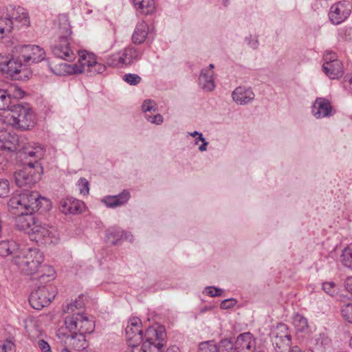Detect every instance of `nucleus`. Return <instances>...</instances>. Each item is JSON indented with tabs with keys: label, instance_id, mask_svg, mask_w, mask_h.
Returning a JSON list of instances; mask_svg holds the SVG:
<instances>
[{
	"label": "nucleus",
	"instance_id": "obj_1",
	"mask_svg": "<svg viewBox=\"0 0 352 352\" xmlns=\"http://www.w3.org/2000/svg\"><path fill=\"white\" fill-rule=\"evenodd\" d=\"M125 332L129 346L125 352H164L166 333L163 327H150L144 333L140 319L133 318Z\"/></svg>",
	"mask_w": 352,
	"mask_h": 352
},
{
	"label": "nucleus",
	"instance_id": "obj_2",
	"mask_svg": "<svg viewBox=\"0 0 352 352\" xmlns=\"http://www.w3.org/2000/svg\"><path fill=\"white\" fill-rule=\"evenodd\" d=\"M43 253L37 248H29L19 252L12 262L26 275L36 274L43 261Z\"/></svg>",
	"mask_w": 352,
	"mask_h": 352
},
{
	"label": "nucleus",
	"instance_id": "obj_3",
	"mask_svg": "<svg viewBox=\"0 0 352 352\" xmlns=\"http://www.w3.org/2000/svg\"><path fill=\"white\" fill-rule=\"evenodd\" d=\"M0 72L15 80H26L32 76V72L23 63L19 54H0Z\"/></svg>",
	"mask_w": 352,
	"mask_h": 352
},
{
	"label": "nucleus",
	"instance_id": "obj_4",
	"mask_svg": "<svg viewBox=\"0 0 352 352\" xmlns=\"http://www.w3.org/2000/svg\"><path fill=\"white\" fill-rule=\"evenodd\" d=\"M41 199L45 200V198L41 196L37 191L24 190L23 192L12 196L8 205L12 209L33 213L40 209Z\"/></svg>",
	"mask_w": 352,
	"mask_h": 352
},
{
	"label": "nucleus",
	"instance_id": "obj_5",
	"mask_svg": "<svg viewBox=\"0 0 352 352\" xmlns=\"http://www.w3.org/2000/svg\"><path fill=\"white\" fill-rule=\"evenodd\" d=\"M1 19L6 26H10V32L14 28H27L30 23L29 14L25 9L12 5L6 7L4 16Z\"/></svg>",
	"mask_w": 352,
	"mask_h": 352
},
{
	"label": "nucleus",
	"instance_id": "obj_6",
	"mask_svg": "<svg viewBox=\"0 0 352 352\" xmlns=\"http://www.w3.org/2000/svg\"><path fill=\"white\" fill-rule=\"evenodd\" d=\"M65 331L91 333L94 331V321L81 312L74 313L65 318Z\"/></svg>",
	"mask_w": 352,
	"mask_h": 352
},
{
	"label": "nucleus",
	"instance_id": "obj_7",
	"mask_svg": "<svg viewBox=\"0 0 352 352\" xmlns=\"http://www.w3.org/2000/svg\"><path fill=\"white\" fill-rule=\"evenodd\" d=\"M40 170V166H34L33 162H28L22 170L14 173L16 184L24 190L32 188L41 179Z\"/></svg>",
	"mask_w": 352,
	"mask_h": 352
},
{
	"label": "nucleus",
	"instance_id": "obj_8",
	"mask_svg": "<svg viewBox=\"0 0 352 352\" xmlns=\"http://www.w3.org/2000/svg\"><path fill=\"white\" fill-rule=\"evenodd\" d=\"M57 294L56 288L52 284L38 286L32 292L29 302L32 308L40 310L50 305Z\"/></svg>",
	"mask_w": 352,
	"mask_h": 352
},
{
	"label": "nucleus",
	"instance_id": "obj_9",
	"mask_svg": "<svg viewBox=\"0 0 352 352\" xmlns=\"http://www.w3.org/2000/svg\"><path fill=\"white\" fill-rule=\"evenodd\" d=\"M11 111L13 124L16 127L21 130H28L34 126L35 116L29 107L16 104L11 109Z\"/></svg>",
	"mask_w": 352,
	"mask_h": 352
},
{
	"label": "nucleus",
	"instance_id": "obj_10",
	"mask_svg": "<svg viewBox=\"0 0 352 352\" xmlns=\"http://www.w3.org/2000/svg\"><path fill=\"white\" fill-rule=\"evenodd\" d=\"M14 52L25 65L41 62L45 56V50L36 45H19L14 47Z\"/></svg>",
	"mask_w": 352,
	"mask_h": 352
},
{
	"label": "nucleus",
	"instance_id": "obj_11",
	"mask_svg": "<svg viewBox=\"0 0 352 352\" xmlns=\"http://www.w3.org/2000/svg\"><path fill=\"white\" fill-rule=\"evenodd\" d=\"M25 92L19 87L11 85L6 89H0V110L11 111L18 100L23 98Z\"/></svg>",
	"mask_w": 352,
	"mask_h": 352
},
{
	"label": "nucleus",
	"instance_id": "obj_12",
	"mask_svg": "<svg viewBox=\"0 0 352 352\" xmlns=\"http://www.w3.org/2000/svg\"><path fill=\"white\" fill-rule=\"evenodd\" d=\"M86 333L82 332L69 333L65 331L63 327L58 329L56 332L58 338H65V344L76 351H83L87 347L88 344L85 339Z\"/></svg>",
	"mask_w": 352,
	"mask_h": 352
},
{
	"label": "nucleus",
	"instance_id": "obj_13",
	"mask_svg": "<svg viewBox=\"0 0 352 352\" xmlns=\"http://www.w3.org/2000/svg\"><path fill=\"white\" fill-rule=\"evenodd\" d=\"M351 5L348 1H341L331 6L329 12V20L338 25L345 21L351 14Z\"/></svg>",
	"mask_w": 352,
	"mask_h": 352
},
{
	"label": "nucleus",
	"instance_id": "obj_14",
	"mask_svg": "<svg viewBox=\"0 0 352 352\" xmlns=\"http://www.w3.org/2000/svg\"><path fill=\"white\" fill-rule=\"evenodd\" d=\"M95 59L96 56L94 54L83 53L79 57L78 64L74 65L72 68L66 63H61L59 65V67L67 73H87L91 64L95 63Z\"/></svg>",
	"mask_w": 352,
	"mask_h": 352
},
{
	"label": "nucleus",
	"instance_id": "obj_15",
	"mask_svg": "<svg viewBox=\"0 0 352 352\" xmlns=\"http://www.w3.org/2000/svg\"><path fill=\"white\" fill-rule=\"evenodd\" d=\"M277 332L272 340L273 346L276 352H286L290 348L291 337L287 326L279 324L276 327Z\"/></svg>",
	"mask_w": 352,
	"mask_h": 352
},
{
	"label": "nucleus",
	"instance_id": "obj_16",
	"mask_svg": "<svg viewBox=\"0 0 352 352\" xmlns=\"http://www.w3.org/2000/svg\"><path fill=\"white\" fill-rule=\"evenodd\" d=\"M256 338L250 332L239 334L230 352H256Z\"/></svg>",
	"mask_w": 352,
	"mask_h": 352
},
{
	"label": "nucleus",
	"instance_id": "obj_17",
	"mask_svg": "<svg viewBox=\"0 0 352 352\" xmlns=\"http://www.w3.org/2000/svg\"><path fill=\"white\" fill-rule=\"evenodd\" d=\"M56 230L48 225L39 221H36L31 227L28 234L33 241L36 242L45 239L46 238H52L55 236Z\"/></svg>",
	"mask_w": 352,
	"mask_h": 352
},
{
	"label": "nucleus",
	"instance_id": "obj_18",
	"mask_svg": "<svg viewBox=\"0 0 352 352\" xmlns=\"http://www.w3.org/2000/svg\"><path fill=\"white\" fill-rule=\"evenodd\" d=\"M52 52L54 56L61 59L72 61L75 58V54L69 46V43L67 38L63 37L59 43L52 47Z\"/></svg>",
	"mask_w": 352,
	"mask_h": 352
},
{
	"label": "nucleus",
	"instance_id": "obj_19",
	"mask_svg": "<svg viewBox=\"0 0 352 352\" xmlns=\"http://www.w3.org/2000/svg\"><path fill=\"white\" fill-rule=\"evenodd\" d=\"M84 204L73 197L62 199L59 203V210L65 214H78L81 212Z\"/></svg>",
	"mask_w": 352,
	"mask_h": 352
},
{
	"label": "nucleus",
	"instance_id": "obj_20",
	"mask_svg": "<svg viewBox=\"0 0 352 352\" xmlns=\"http://www.w3.org/2000/svg\"><path fill=\"white\" fill-rule=\"evenodd\" d=\"M331 112L332 106L329 100L323 98H316L312 108V113L316 118L330 116Z\"/></svg>",
	"mask_w": 352,
	"mask_h": 352
},
{
	"label": "nucleus",
	"instance_id": "obj_21",
	"mask_svg": "<svg viewBox=\"0 0 352 352\" xmlns=\"http://www.w3.org/2000/svg\"><path fill=\"white\" fill-rule=\"evenodd\" d=\"M232 96L235 102L245 105L252 102L255 95L251 88L240 86L232 91Z\"/></svg>",
	"mask_w": 352,
	"mask_h": 352
},
{
	"label": "nucleus",
	"instance_id": "obj_22",
	"mask_svg": "<svg viewBox=\"0 0 352 352\" xmlns=\"http://www.w3.org/2000/svg\"><path fill=\"white\" fill-rule=\"evenodd\" d=\"M19 144V138L16 135L9 133L0 134V151L12 153L16 151Z\"/></svg>",
	"mask_w": 352,
	"mask_h": 352
},
{
	"label": "nucleus",
	"instance_id": "obj_23",
	"mask_svg": "<svg viewBox=\"0 0 352 352\" xmlns=\"http://www.w3.org/2000/svg\"><path fill=\"white\" fill-rule=\"evenodd\" d=\"M32 214L20 210V214H18L15 219V226L19 230L25 231L28 234V231L35 222V219Z\"/></svg>",
	"mask_w": 352,
	"mask_h": 352
},
{
	"label": "nucleus",
	"instance_id": "obj_24",
	"mask_svg": "<svg viewBox=\"0 0 352 352\" xmlns=\"http://www.w3.org/2000/svg\"><path fill=\"white\" fill-rule=\"evenodd\" d=\"M322 69L330 79H338L344 74V67L340 60H335L332 63H323Z\"/></svg>",
	"mask_w": 352,
	"mask_h": 352
},
{
	"label": "nucleus",
	"instance_id": "obj_25",
	"mask_svg": "<svg viewBox=\"0 0 352 352\" xmlns=\"http://www.w3.org/2000/svg\"><path fill=\"white\" fill-rule=\"evenodd\" d=\"M119 54L124 67L133 64L135 61L140 59L142 56V52L133 46L125 47L119 52Z\"/></svg>",
	"mask_w": 352,
	"mask_h": 352
},
{
	"label": "nucleus",
	"instance_id": "obj_26",
	"mask_svg": "<svg viewBox=\"0 0 352 352\" xmlns=\"http://www.w3.org/2000/svg\"><path fill=\"white\" fill-rule=\"evenodd\" d=\"M214 72L202 69L199 77V85L205 91H211L214 89Z\"/></svg>",
	"mask_w": 352,
	"mask_h": 352
},
{
	"label": "nucleus",
	"instance_id": "obj_27",
	"mask_svg": "<svg viewBox=\"0 0 352 352\" xmlns=\"http://www.w3.org/2000/svg\"><path fill=\"white\" fill-rule=\"evenodd\" d=\"M130 198V193L127 190H124L121 193L113 196H107L102 201L108 206L111 208L117 207L124 204L128 201Z\"/></svg>",
	"mask_w": 352,
	"mask_h": 352
},
{
	"label": "nucleus",
	"instance_id": "obj_28",
	"mask_svg": "<svg viewBox=\"0 0 352 352\" xmlns=\"http://www.w3.org/2000/svg\"><path fill=\"white\" fill-rule=\"evenodd\" d=\"M148 30V27L144 21L138 23L132 36L133 42L135 44L142 43L147 37Z\"/></svg>",
	"mask_w": 352,
	"mask_h": 352
},
{
	"label": "nucleus",
	"instance_id": "obj_29",
	"mask_svg": "<svg viewBox=\"0 0 352 352\" xmlns=\"http://www.w3.org/2000/svg\"><path fill=\"white\" fill-rule=\"evenodd\" d=\"M131 1L137 10L146 15L152 13L155 9L153 0H131Z\"/></svg>",
	"mask_w": 352,
	"mask_h": 352
},
{
	"label": "nucleus",
	"instance_id": "obj_30",
	"mask_svg": "<svg viewBox=\"0 0 352 352\" xmlns=\"http://www.w3.org/2000/svg\"><path fill=\"white\" fill-rule=\"evenodd\" d=\"M24 154L26 155V157L32 158V160L30 162H33L34 166L38 164V161L43 157L44 155V151L41 146H36L30 148H25Z\"/></svg>",
	"mask_w": 352,
	"mask_h": 352
},
{
	"label": "nucleus",
	"instance_id": "obj_31",
	"mask_svg": "<svg viewBox=\"0 0 352 352\" xmlns=\"http://www.w3.org/2000/svg\"><path fill=\"white\" fill-rule=\"evenodd\" d=\"M123 237V232L116 228H111L107 230V241L112 245H117L118 242Z\"/></svg>",
	"mask_w": 352,
	"mask_h": 352
},
{
	"label": "nucleus",
	"instance_id": "obj_32",
	"mask_svg": "<svg viewBox=\"0 0 352 352\" xmlns=\"http://www.w3.org/2000/svg\"><path fill=\"white\" fill-rule=\"evenodd\" d=\"M41 273L39 276L40 283H48L52 280L55 276V271L52 267L49 265H41Z\"/></svg>",
	"mask_w": 352,
	"mask_h": 352
},
{
	"label": "nucleus",
	"instance_id": "obj_33",
	"mask_svg": "<svg viewBox=\"0 0 352 352\" xmlns=\"http://www.w3.org/2000/svg\"><path fill=\"white\" fill-rule=\"evenodd\" d=\"M85 305L82 297L79 296L78 299L75 300L69 304H67L63 307L65 313L72 314L74 313L80 312L78 310L83 308Z\"/></svg>",
	"mask_w": 352,
	"mask_h": 352
},
{
	"label": "nucleus",
	"instance_id": "obj_34",
	"mask_svg": "<svg viewBox=\"0 0 352 352\" xmlns=\"http://www.w3.org/2000/svg\"><path fill=\"white\" fill-rule=\"evenodd\" d=\"M343 265L352 269V245L345 248L341 255Z\"/></svg>",
	"mask_w": 352,
	"mask_h": 352
},
{
	"label": "nucleus",
	"instance_id": "obj_35",
	"mask_svg": "<svg viewBox=\"0 0 352 352\" xmlns=\"http://www.w3.org/2000/svg\"><path fill=\"white\" fill-rule=\"evenodd\" d=\"M107 64L113 67H123V63L119 52L109 56L107 58Z\"/></svg>",
	"mask_w": 352,
	"mask_h": 352
},
{
	"label": "nucleus",
	"instance_id": "obj_36",
	"mask_svg": "<svg viewBox=\"0 0 352 352\" xmlns=\"http://www.w3.org/2000/svg\"><path fill=\"white\" fill-rule=\"evenodd\" d=\"M293 324L298 331H303L308 327L307 319L300 314H296L294 317Z\"/></svg>",
	"mask_w": 352,
	"mask_h": 352
},
{
	"label": "nucleus",
	"instance_id": "obj_37",
	"mask_svg": "<svg viewBox=\"0 0 352 352\" xmlns=\"http://www.w3.org/2000/svg\"><path fill=\"white\" fill-rule=\"evenodd\" d=\"M106 69V66L103 64L99 63L96 61V58L95 59V63L91 64V66L87 72V74L92 76L98 74H102Z\"/></svg>",
	"mask_w": 352,
	"mask_h": 352
},
{
	"label": "nucleus",
	"instance_id": "obj_38",
	"mask_svg": "<svg viewBox=\"0 0 352 352\" xmlns=\"http://www.w3.org/2000/svg\"><path fill=\"white\" fill-rule=\"evenodd\" d=\"M142 109L146 114H150L151 112H156L157 111V104L155 101L152 100H146L142 105Z\"/></svg>",
	"mask_w": 352,
	"mask_h": 352
},
{
	"label": "nucleus",
	"instance_id": "obj_39",
	"mask_svg": "<svg viewBox=\"0 0 352 352\" xmlns=\"http://www.w3.org/2000/svg\"><path fill=\"white\" fill-rule=\"evenodd\" d=\"M10 191V182L6 178L0 177V197H8Z\"/></svg>",
	"mask_w": 352,
	"mask_h": 352
},
{
	"label": "nucleus",
	"instance_id": "obj_40",
	"mask_svg": "<svg viewBox=\"0 0 352 352\" xmlns=\"http://www.w3.org/2000/svg\"><path fill=\"white\" fill-rule=\"evenodd\" d=\"M341 314L342 317L352 323V303H346L341 308Z\"/></svg>",
	"mask_w": 352,
	"mask_h": 352
},
{
	"label": "nucleus",
	"instance_id": "obj_41",
	"mask_svg": "<svg viewBox=\"0 0 352 352\" xmlns=\"http://www.w3.org/2000/svg\"><path fill=\"white\" fill-rule=\"evenodd\" d=\"M16 346L14 343L10 340H5L2 344H0V352H15Z\"/></svg>",
	"mask_w": 352,
	"mask_h": 352
},
{
	"label": "nucleus",
	"instance_id": "obj_42",
	"mask_svg": "<svg viewBox=\"0 0 352 352\" xmlns=\"http://www.w3.org/2000/svg\"><path fill=\"white\" fill-rule=\"evenodd\" d=\"M123 79L131 85H136L141 81V77L135 74H125Z\"/></svg>",
	"mask_w": 352,
	"mask_h": 352
},
{
	"label": "nucleus",
	"instance_id": "obj_43",
	"mask_svg": "<svg viewBox=\"0 0 352 352\" xmlns=\"http://www.w3.org/2000/svg\"><path fill=\"white\" fill-rule=\"evenodd\" d=\"M145 118L151 123L156 124H161L164 120L162 116L160 113H157L154 116H152L151 114H146Z\"/></svg>",
	"mask_w": 352,
	"mask_h": 352
},
{
	"label": "nucleus",
	"instance_id": "obj_44",
	"mask_svg": "<svg viewBox=\"0 0 352 352\" xmlns=\"http://www.w3.org/2000/svg\"><path fill=\"white\" fill-rule=\"evenodd\" d=\"M322 289L324 292L330 296H333L336 292V284L333 282L324 283L322 285Z\"/></svg>",
	"mask_w": 352,
	"mask_h": 352
},
{
	"label": "nucleus",
	"instance_id": "obj_45",
	"mask_svg": "<svg viewBox=\"0 0 352 352\" xmlns=\"http://www.w3.org/2000/svg\"><path fill=\"white\" fill-rule=\"evenodd\" d=\"M79 190L81 194L87 195L89 192V182L85 178H80L78 181Z\"/></svg>",
	"mask_w": 352,
	"mask_h": 352
},
{
	"label": "nucleus",
	"instance_id": "obj_46",
	"mask_svg": "<svg viewBox=\"0 0 352 352\" xmlns=\"http://www.w3.org/2000/svg\"><path fill=\"white\" fill-rule=\"evenodd\" d=\"M323 59L324 63H332L335 60H339L336 54L332 52H327L323 56Z\"/></svg>",
	"mask_w": 352,
	"mask_h": 352
},
{
	"label": "nucleus",
	"instance_id": "obj_47",
	"mask_svg": "<svg viewBox=\"0 0 352 352\" xmlns=\"http://www.w3.org/2000/svg\"><path fill=\"white\" fill-rule=\"evenodd\" d=\"M205 292L212 297L219 296L222 293V289L214 287H208L205 289Z\"/></svg>",
	"mask_w": 352,
	"mask_h": 352
},
{
	"label": "nucleus",
	"instance_id": "obj_48",
	"mask_svg": "<svg viewBox=\"0 0 352 352\" xmlns=\"http://www.w3.org/2000/svg\"><path fill=\"white\" fill-rule=\"evenodd\" d=\"M236 303V300L233 298L226 299L221 302L220 307L221 309H228L234 307Z\"/></svg>",
	"mask_w": 352,
	"mask_h": 352
},
{
	"label": "nucleus",
	"instance_id": "obj_49",
	"mask_svg": "<svg viewBox=\"0 0 352 352\" xmlns=\"http://www.w3.org/2000/svg\"><path fill=\"white\" fill-rule=\"evenodd\" d=\"M37 345L42 352H52L50 344L44 340H38Z\"/></svg>",
	"mask_w": 352,
	"mask_h": 352
},
{
	"label": "nucleus",
	"instance_id": "obj_50",
	"mask_svg": "<svg viewBox=\"0 0 352 352\" xmlns=\"http://www.w3.org/2000/svg\"><path fill=\"white\" fill-rule=\"evenodd\" d=\"M10 32V26H6L3 22L2 19H0V38H3L5 34Z\"/></svg>",
	"mask_w": 352,
	"mask_h": 352
},
{
	"label": "nucleus",
	"instance_id": "obj_51",
	"mask_svg": "<svg viewBox=\"0 0 352 352\" xmlns=\"http://www.w3.org/2000/svg\"><path fill=\"white\" fill-rule=\"evenodd\" d=\"M344 287L352 295V276H349L345 279Z\"/></svg>",
	"mask_w": 352,
	"mask_h": 352
},
{
	"label": "nucleus",
	"instance_id": "obj_52",
	"mask_svg": "<svg viewBox=\"0 0 352 352\" xmlns=\"http://www.w3.org/2000/svg\"><path fill=\"white\" fill-rule=\"evenodd\" d=\"M345 87H349V89L352 91V76L346 75L344 78Z\"/></svg>",
	"mask_w": 352,
	"mask_h": 352
},
{
	"label": "nucleus",
	"instance_id": "obj_53",
	"mask_svg": "<svg viewBox=\"0 0 352 352\" xmlns=\"http://www.w3.org/2000/svg\"><path fill=\"white\" fill-rule=\"evenodd\" d=\"M208 144V142L207 141L203 142L202 144L199 147V150L200 151H206Z\"/></svg>",
	"mask_w": 352,
	"mask_h": 352
},
{
	"label": "nucleus",
	"instance_id": "obj_54",
	"mask_svg": "<svg viewBox=\"0 0 352 352\" xmlns=\"http://www.w3.org/2000/svg\"><path fill=\"white\" fill-rule=\"evenodd\" d=\"M251 47H252L253 49H256L258 45V41L257 40H255V41H253L252 42H249L248 43Z\"/></svg>",
	"mask_w": 352,
	"mask_h": 352
},
{
	"label": "nucleus",
	"instance_id": "obj_55",
	"mask_svg": "<svg viewBox=\"0 0 352 352\" xmlns=\"http://www.w3.org/2000/svg\"><path fill=\"white\" fill-rule=\"evenodd\" d=\"M198 141H201L202 142H204V141H206L205 140V138L203 137L202 133H200V134H199L198 138L195 140V144H198Z\"/></svg>",
	"mask_w": 352,
	"mask_h": 352
},
{
	"label": "nucleus",
	"instance_id": "obj_56",
	"mask_svg": "<svg viewBox=\"0 0 352 352\" xmlns=\"http://www.w3.org/2000/svg\"><path fill=\"white\" fill-rule=\"evenodd\" d=\"M123 237H124L126 240H129L130 241H132V235H131L130 234H127V233H123Z\"/></svg>",
	"mask_w": 352,
	"mask_h": 352
},
{
	"label": "nucleus",
	"instance_id": "obj_57",
	"mask_svg": "<svg viewBox=\"0 0 352 352\" xmlns=\"http://www.w3.org/2000/svg\"><path fill=\"white\" fill-rule=\"evenodd\" d=\"M189 134H190V135H191L192 137H196L197 135H199V134H200V133H199L198 131H195L194 132L190 133Z\"/></svg>",
	"mask_w": 352,
	"mask_h": 352
},
{
	"label": "nucleus",
	"instance_id": "obj_58",
	"mask_svg": "<svg viewBox=\"0 0 352 352\" xmlns=\"http://www.w3.org/2000/svg\"><path fill=\"white\" fill-rule=\"evenodd\" d=\"M213 68H214V65L213 64H210L208 67L204 68V69H210L211 71H213L212 70Z\"/></svg>",
	"mask_w": 352,
	"mask_h": 352
},
{
	"label": "nucleus",
	"instance_id": "obj_59",
	"mask_svg": "<svg viewBox=\"0 0 352 352\" xmlns=\"http://www.w3.org/2000/svg\"><path fill=\"white\" fill-rule=\"evenodd\" d=\"M61 352H72L67 347H65L61 350Z\"/></svg>",
	"mask_w": 352,
	"mask_h": 352
},
{
	"label": "nucleus",
	"instance_id": "obj_60",
	"mask_svg": "<svg viewBox=\"0 0 352 352\" xmlns=\"http://www.w3.org/2000/svg\"><path fill=\"white\" fill-rule=\"evenodd\" d=\"M51 70H52L54 73H55L56 74H58V75H60V74H61V72H55V69H53L52 67H51Z\"/></svg>",
	"mask_w": 352,
	"mask_h": 352
},
{
	"label": "nucleus",
	"instance_id": "obj_61",
	"mask_svg": "<svg viewBox=\"0 0 352 352\" xmlns=\"http://www.w3.org/2000/svg\"><path fill=\"white\" fill-rule=\"evenodd\" d=\"M227 0L224 2V5L226 6Z\"/></svg>",
	"mask_w": 352,
	"mask_h": 352
}]
</instances>
